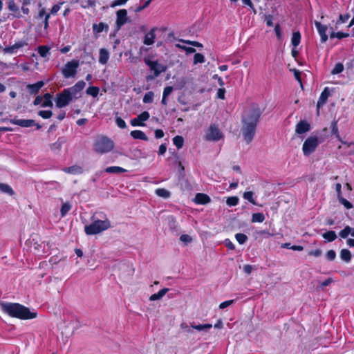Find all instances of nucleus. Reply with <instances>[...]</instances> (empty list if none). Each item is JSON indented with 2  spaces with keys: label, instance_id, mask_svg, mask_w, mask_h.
Masks as SVG:
<instances>
[{
  "label": "nucleus",
  "instance_id": "1",
  "mask_svg": "<svg viewBox=\"0 0 354 354\" xmlns=\"http://www.w3.org/2000/svg\"><path fill=\"white\" fill-rule=\"evenodd\" d=\"M260 115L261 111L259 108L256 105H252L245 111L243 116L241 132L244 140L248 144L253 140Z\"/></svg>",
  "mask_w": 354,
  "mask_h": 354
},
{
  "label": "nucleus",
  "instance_id": "2",
  "mask_svg": "<svg viewBox=\"0 0 354 354\" xmlns=\"http://www.w3.org/2000/svg\"><path fill=\"white\" fill-rule=\"evenodd\" d=\"M1 307L2 311L10 317L21 320L32 319L37 317V312H31L28 307L19 303L3 302Z\"/></svg>",
  "mask_w": 354,
  "mask_h": 354
},
{
  "label": "nucleus",
  "instance_id": "3",
  "mask_svg": "<svg viewBox=\"0 0 354 354\" xmlns=\"http://www.w3.org/2000/svg\"><path fill=\"white\" fill-rule=\"evenodd\" d=\"M111 227V223L108 218L104 220H95L90 225L84 227L85 233L87 235L99 234Z\"/></svg>",
  "mask_w": 354,
  "mask_h": 354
},
{
  "label": "nucleus",
  "instance_id": "4",
  "mask_svg": "<svg viewBox=\"0 0 354 354\" xmlns=\"http://www.w3.org/2000/svg\"><path fill=\"white\" fill-rule=\"evenodd\" d=\"M224 138V134L216 124H212L205 130L204 139L207 141L218 142Z\"/></svg>",
  "mask_w": 354,
  "mask_h": 354
},
{
  "label": "nucleus",
  "instance_id": "5",
  "mask_svg": "<svg viewBox=\"0 0 354 354\" xmlns=\"http://www.w3.org/2000/svg\"><path fill=\"white\" fill-rule=\"evenodd\" d=\"M113 142L106 137H100L95 143V150L99 153H106L113 148Z\"/></svg>",
  "mask_w": 354,
  "mask_h": 354
},
{
  "label": "nucleus",
  "instance_id": "6",
  "mask_svg": "<svg viewBox=\"0 0 354 354\" xmlns=\"http://www.w3.org/2000/svg\"><path fill=\"white\" fill-rule=\"evenodd\" d=\"M78 67L79 62L77 60L73 59L71 62H68L67 64H66L62 71V75L65 78L73 77L77 73V69Z\"/></svg>",
  "mask_w": 354,
  "mask_h": 354
},
{
  "label": "nucleus",
  "instance_id": "7",
  "mask_svg": "<svg viewBox=\"0 0 354 354\" xmlns=\"http://www.w3.org/2000/svg\"><path fill=\"white\" fill-rule=\"evenodd\" d=\"M145 62L154 73L153 77H149L148 79L153 80L158 77L161 73L165 72L167 70V66L160 64L158 61H151L145 59Z\"/></svg>",
  "mask_w": 354,
  "mask_h": 354
},
{
  "label": "nucleus",
  "instance_id": "8",
  "mask_svg": "<svg viewBox=\"0 0 354 354\" xmlns=\"http://www.w3.org/2000/svg\"><path fill=\"white\" fill-rule=\"evenodd\" d=\"M319 144L318 139L315 136L308 138L303 145V152L305 156H309L317 148Z\"/></svg>",
  "mask_w": 354,
  "mask_h": 354
},
{
  "label": "nucleus",
  "instance_id": "9",
  "mask_svg": "<svg viewBox=\"0 0 354 354\" xmlns=\"http://www.w3.org/2000/svg\"><path fill=\"white\" fill-rule=\"evenodd\" d=\"M38 237L37 236H32L30 239V243L31 244V247L39 254L46 253L48 252L50 246L49 243L47 242H41L39 243Z\"/></svg>",
  "mask_w": 354,
  "mask_h": 354
},
{
  "label": "nucleus",
  "instance_id": "10",
  "mask_svg": "<svg viewBox=\"0 0 354 354\" xmlns=\"http://www.w3.org/2000/svg\"><path fill=\"white\" fill-rule=\"evenodd\" d=\"M73 100L64 89L62 92L57 95L55 100L56 106L58 108H62L67 106Z\"/></svg>",
  "mask_w": 354,
  "mask_h": 354
},
{
  "label": "nucleus",
  "instance_id": "11",
  "mask_svg": "<svg viewBox=\"0 0 354 354\" xmlns=\"http://www.w3.org/2000/svg\"><path fill=\"white\" fill-rule=\"evenodd\" d=\"M10 122L13 124L19 125L21 127H30L36 126L37 129L41 128V126L39 124H37L34 120L13 118L10 120Z\"/></svg>",
  "mask_w": 354,
  "mask_h": 354
},
{
  "label": "nucleus",
  "instance_id": "12",
  "mask_svg": "<svg viewBox=\"0 0 354 354\" xmlns=\"http://www.w3.org/2000/svg\"><path fill=\"white\" fill-rule=\"evenodd\" d=\"M157 30V28H152L149 32H148L144 37L143 43L145 45L150 46L154 44L155 38H156V31Z\"/></svg>",
  "mask_w": 354,
  "mask_h": 354
},
{
  "label": "nucleus",
  "instance_id": "13",
  "mask_svg": "<svg viewBox=\"0 0 354 354\" xmlns=\"http://www.w3.org/2000/svg\"><path fill=\"white\" fill-rule=\"evenodd\" d=\"M315 25L321 36V40L322 42H326L328 39V35H326V30L328 29L326 26L321 24L318 21L315 22Z\"/></svg>",
  "mask_w": 354,
  "mask_h": 354
},
{
  "label": "nucleus",
  "instance_id": "14",
  "mask_svg": "<svg viewBox=\"0 0 354 354\" xmlns=\"http://www.w3.org/2000/svg\"><path fill=\"white\" fill-rule=\"evenodd\" d=\"M310 129V124L306 121L301 120L296 125L295 131L298 134H301L308 132Z\"/></svg>",
  "mask_w": 354,
  "mask_h": 354
},
{
  "label": "nucleus",
  "instance_id": "15",
  "mask_svg": "<svg viewBox=\"0 0 354 354\" xmlns=\"http://www.w3.org/2000/svg\"><path fill=\"white\" fill-rule=\"evenodd\" d=\"M127 12L124 9L119 10L117 12V25L120 27L123 26L127 21Z\"/></svg>",
  "mask_w": 354,
  "mask_h": 354
},
{
  "label": "nucleus",
  "instance_id": "16",
  "mask_svg": "<svg viewBox=\"0 0 354 354\" xmlns=\"http://www.w3.org/2000/svg\"><path fill=\"white\" fill-rule=\"evenodd\" d=\"M330 95V92L328 91V88L326 87L324 88V90L321 93V95L319 97V99L317 104V112L319 113V110L321 106H322L327 101L328 97Z\"/></svg>",
  "mask_w": 354,
  "mask_h": 354
},
{
  "label": "nucleus",
  "instance_id": "17",
  "mask_svg": "<svg viewBox=\"0 0 354 354\" xmlns=\"http://www.w3.org/2000/svg\"><path fill=\"white\" fill-rule=\"evenodd\" d=\"M26 45H27V43H26L25 41H20L15 43L14 45H12L11 46L4 48L3 49V51L4 53H14L16 50H17L21 47H24V46H26Z\"/></svg>",
  "mask_w": 354,
  "mask_h": 354
},
{
  "label": "nucleus",
  "instance_id": "18",
  "mask_svg": "<svg viewBox=\"0 0 354 354\" xmlns=\"http://www.w3.org/2000/svg\"><path fill=\"white\" fill-rule=\"evenodd\" d=\"M194 202L198 204H207L210 202V198L205 194L198 193L194 198Z\"/></svg>",
  "mask_w": 354,
  "mask_h": 354
},
{
  "label": "nucleus",
  "instance_id": "19",
  "mask_svg": "<svg viewBox=\"0 0 354 354\" xmlns=\"http://www.w3.org/2000/svg\"><path fill=\"white\" fill-rule=\"evenodd\" d=\"M44 85V82L39 81L33 84H28L27 88L28 89L30 93L36 94Z\"/></svg>",
  "mask_w": 354,
  "mask_h": 354
},
{
  "label": "nucleus",
  "instance_id": "20",
  "mask_svg": "<svg viewBox=\"0 0 354 354\" xmlns=\"http://www.w3.org/2000/svg\"><path fill=\"white\" fill-rule=\"evenodd\" d=\"M109 58V53L105 48L100 50L99 62L102 64H105Z\"/></svg>",
  "mask_w": 354,
  "mask_h": 354
},
{
  "label": "nucleus",
  "instance_id": "21",
  "mask_svg": "<svg viewBox=\"0 0 354 354\" xmlns=\"http://www.w3.org/2000/svg\"><path fill=\"white\" fill-rule=\"evenodd\" d=\"M63 171L66 173L72 174H80L82 173V169L81 167L77 165H73L69 167H65Z\"/></svg>",
  "mask_w": 354,
  "mask_h": 354
},
{
  "label": "nucleus",
  "instance_id": "22",
  "mask_svg": "<svg viewBox=\"0 0 354 354\" xmlns=\"http://www.w3.org/2000/svg\"><path fill=\"white\" fill-rule=\"evenodd\" d=\"M131 136L135 139H140L142 140H147L148 138L144 132L140 130H134L131 132Z\"/></svg>",
  "mask_w": 354,
  "mask_h": 354
},
{
  "label": "nucleus",
  "instance_id": "23",
  "mask_svg": "<svg viewBox=\"0 0 354 354\" xmlns=\"http://www.w3.org/2000/svg\"><path fill=\"white\" fill-rule=\"evenodd\" d=\"M170 289H160L158 292L153 294L150 296V301L160 299Z\"/></svg>",
  "mask_w": 354,
  "mask_h": 354
},
{
  "label": "nucleus",
  "instance_id": "24",
  "mask_svg": "<svg viewBox=\"0 0 354 354\" xmlns=\"http://www.w3.org/2000/svg\"><path fill=\"white\" fill-rule=\"evenodd\" d=\"M105 171L106 173H109V174H119V173L125 172L126 169L122 167H120L113 166V167H107L105 169Z\"/></svg>",
  "mask_w": 354,
  "mask_h": 354
},
{
  "label": "nucleus",
  "instance_id": "25",
  "mask_svg": "<svg viewBox=\"0 0 354 354\" xmlns=\"http://www.w3.org/2000/svg\"><path fill=\"white\" fill-rule=\"evenodd\" d=\"M52 95L50 93H46L43 96L44 101L41 104L42 107H52L53 104L51 101Z\"/></svg>",
  "mask_w": 354,
  "mask_h": 354
},
{
  "label": "nucleus",
  "instance_id": "26",
  "mask_svg": "<svg viewBox=\"0 0 354 354\" xmlns=\"http://www.w3.org/2000/svg\"><path fill=\"white\" fill-rule=\"evenodd\" d=\"M66 91L70 95L71 97L73 99V100H76L77 99L78 97H80V95H78L80 94V92H79L75 87L74 86H72V87H70V88H66L65 89Z\"/></svg>",
  "mask_w": 354,
  "mask_h": 354
},
{
  "label": "nucleus",
  "instance_id": "27",
  "mask_svg": "<svg viewBox=\"0 0 354 354\" xmlns=\"http://www.w3.org/2000/svg\"><path fill=\"white\" fill-rule=\"evenodd\" d=\"M340 257L343 261L349 262L351 259V252L347 249H342L340 251Z\"/></svg>",
  "mask_w": 354,
  "mask_h": 354
},
{
  "label": "nucleus",
  "instance_id": "28",
  "mask_svg": "<svg viewBox=\"0 0 354 354\" xmlns=\"http://www.w3.org/2000/svg\"><path fill=\"white\" fill-rule=\"evenodd\" d=\"M0 191L4 193H7L10 196H12L15 194L11 187L4 183H0Z\"/></svg>",
  "mask_w": 354,
  "mask_h": 354
},
{
  "label": "nucleus",
  "instance_id": "29",
  "mask_svg": "<svg viewBox=\"0 0 354 354\" xmlns=\"http://www.w3.org/2000/svg\"><path fill=\"white\" fill-rule=\"evenodd\" d=\"M323 238L326 239L328 241H333L337 239V235L334 231H328L323 234Z\"/></svg>",
  "mask_w": 354,
  "mask_h": 354
},
{
  "label": "nucleus",
  "instance_id": "30",
  "mask_svg": "<svg viewBox=\"0 0 354 354\" xmlns=\"http://www.w3.org/2000/svg\"><path fill=\"white\" fill-rule=\"evenodd\" d=\"M156 194L158 196L164 198H167L171 195L170 192L168 190L163 189V188L157 189L156 190Z\"/></svg>",
  "mask_w": 354,
  "mask_h": 354
},
{
  "label": "nucleus",
  "instance_id": "31",
  "mask_svg": "<svg viewBox=\"0 0 354 354\" xmlns=\"http://www.w3.org/2000/svg\"><path fill=\"white\" fill-rule=\"evenodd\" d=\"M265 220V216L262 213H254L252 216V222L262 223Z\"/></svg>",
  "mask_w": 354,
  "mask_h": 354
},
{
  "label": "nucleus",
  "instance_id": "32",
  "mask_svg": "<svg viewBox=\"0 0 354 354\" xmlns=\"http://www.w3.org/2000/svg\"><path fill=\"white\" fill-rule=\"evenodd\" d=\"M300 39H301V35L299 32H295L292 34V39H291V41H292V44L296 47L297 46L299 43H300Z\"/></svg>",
  "mask_w": 354,
  "mask_h": 354
},
{
  "label": "nucleus",
  "instance_id": "33",
  "mask_svg": "<svg viewBox=\"0 0 354 354\" xmlns=\"http://www.w3.org/2000/svg\"><path fill=\"white\" fill-rule=\"evenodd\" d=\"M192 327L198 331L203 330H209L212 327V325L210 324H198V325H194L192 324Z\"/></svg>",
  "mask_w": 354,
  "mask_h": 354
},
{
  "label": "nucleus",
  "instance_id": "34",
  "mask_svg": "<svg viewBox=\"0 0 354 354\" xmlns=\"http://www.w3.org/2000/svg\"><path fill=\"white\" fill-rule=\"evenodd\" d=\"M71 208V205L68 203H63L60 209L61 216H65L66 214L70 211Z\"/></svg>",
  "mask_w": 354,
  "mask_h": 354
},
{
  "label": "nucleus",
  "instance_id": "35",
  "mask_svg": "<svg viewBox=\"0 0 354 354\" xmlns=\"http://www.w3.org/2000/svg\"><path fill=\"white\" fill-rule=\"evenodd\" d=\"M108 26L104 24V23H100L98 24H93V31L99 33L104 30V28H107Z\"/></svg>",
  "mask_w": 354,
  "mask_h": 354
},
{
  "label": "nucleus",
  "instance_id": "36",
  "mask_svg": "<svg viewBox=\"0 0 354 354\" xmlns=\"http://www.w3.org/2000/svg\"><path fill=\"white\" fill-rule=\"evenodd\" d=\"M173 142L178 149H180L183 145L184 140L182 136H177L174 138Z\"/></svg>",
  "mask_w": 354,
  "mask_h": 354
},
{
  "label": "nucleus",
  "instance_id": "37",
  "mask_svg": "<svg viewBox=\"0 0 354 354\" xmlns=\"http://www.w3.org/2000/svg\"><path fill=\"white\" fill-rule=\"evenodd\" d=\"M253 192H245L243 194V198L245 200H248L249 202L252 203L253 205H257V203L255 202L254 198H253Z\"/></svg>",
  "mask_w": 354,
  "mask_h": 354
},
{
  "label": "nucleus",
  "instance_id": "38",
  "mask_svg": "<svg viewBox=\"0 0 354 354\" xmlns=\"http://www.w3.org/2000/svg\"><path fill=\"white\" fill-rule=\"evenodd\" d=\"M49 50L50 48L46 46H41L38 48V53L41 57H45L48 54Z\"/></svg>",
  "mask_w": 354,
  "mask_h": 354
},
{
  "label": "nucleus",
  "instance_id": "39",
  "mask_svg": "<svg viewBox=\"0 0 354 354\" xmlns=\"http://www.w3.org/2000/svg\"><path fill=\"white\" fill-rule=\"evenodd\" d=\"M86 93L88 95L96 97L99 93V88L96 86H90L87 88Z\"/></svg>",
  "mask_w": 354,
  "mask_h": 354
},
{
  "label": "nucleus",
  "instance_id": "40",
  "mask_svg": "<svg viewBox=\"0 0 354 354\" xmlns=\"http://www.w3.org/2000/svg\"><path fill=\"white\" fill-rule=\"evenodd\" d=\"M351 232V227L347 225L346 226L344 230L339 232V235L340 237L343 239L347 238V236L350 234Z\"/></svg>",
  "mask_w": 354,
  "mask_h": 354
},
{
  "label": "nucleus",
  "instance_id": "41",
  "mask_svg": "<svg viewBox=\"0 0 354 354\" xmlns=\"http://www.w3.org/2000/svg\"><path fill=\"white\" fill-rule=\"evenodd\" d=\"M235 238L240 244H243L248 239L247 236L242 233L236 234Z\"/></svg>",
  "mask_w": 354,
  "mask_h": 354
},
{
  "label": "nucleus",
  "instance_id": "42",
  "mask_svg": "<svg viewBox=\"0 0 354 354\" xmlns=\"http://www.w3.org/2000/svg\"><path fill=\"white\" fill-rule=\"evenodd\" d=\"M239 203V198L236 196H232L227 198L226 203L230 206H235Z\"/></svg>",
  "mask_w": 354,
  "mask_h": 354
},
{
  "label": "nucleus",
  "instance_id": "43",
  "mask_svg": "<svg viewBox=\"0 0 354 354\" xmlns=\"http://www.w3.org/2000/svg\"><path fill=\"white\" fill-rule=\"evenodd\" d=\"M203 62H205L204 56L201 53H196L194 57V64H196L198 63H203Z\"/></svg>",
  "mask_w": 354,
  "mask_h": 354
},
{
  "label": "nucleus",
  "instance_id": "44",
  "mask_svg": "<svg viewBox=\"0 0 354 354\" xmlns=\"http://www.w3.org/2000/svg\"><path fill=\"white\" fill-rule=\"evenodd\" d=\"M153 93L150 91L147 93L143 97V102L145 103H151L153 102Z\"/></svg>",
  "mask_w": 354,
  "mask_h": 354
},
{
  "label": "nucleus",
  "instance_id": "45",
  "mask_svg": "<svg viewBox=\"0 0 354 354\" xmlns=\"http://www.w3.org/2000/svg\"><path fill=\"white\" fill-rule=\"evenodd\" d=\"M38 115L44 119H48L53 115L51 111H39Z\"/></svg>",
  "mask_w": 354,
  "mask_h": 354
},
{
  "label": "nucleus",
  "instance_id": "46",
  "mask_svg": "<svg viewBox=\"0 0 354 354\" xmlns=\"http://www.w3.org/2000/svg\"><path fill=\"white\" fill-rule=\"evenodd\" d=\"M344 70V66L341 63L337 64L333 71H331L332 74H338L342 72Z\"/></svg>",
  "mask_w": 354,
  "mask_h": 354
},
{
  "label": "nucleus",
  "instance_id": "47",
  "mask_svg": "<svg viewBox=\"0 0 354 354\" xmlns=\"http://www.w3.org/2000/svg\"><path fill=\"white\" fill-rule=\"evenodd\" d=\"M348 33H343V32H332L330 34V38H335V37H337L338 39H342L344 37H348Z\"/></svg>",
  "mask_w": 354,
  "mask_h": 354
},
{
  "label": "nucleus",
  "instance_id": "48",
  "mask_svg": "<svg viewBox=\"0 0 354 354\" xmlns=\"http://www.w3.org/2000/svg\"><path fill=\"white\" fill-rule=\"evenodd\" d=\"M338 200L346 209H351L353 207V205L344 198L341 197Z\"/></svg>",
  "mask_w": 354,
  "mask_h": 354
},
{
  "label": "nucleus",
  "instance_id": "49",
  "mask_svg": "<svg viewBox=\"0 0 354 354\" xmlns=\"http://www.w3.org/2000/svg\"><path fill=\"white\" fill-rule=\"evenodd\" d=\"M8 7L10 11L16 12L18 10V7L13 0H10L8 2Z\"/></svg>",
  "mask_w": 354,
  "mask_h": 354
},
{
  "label": "nucleus",
  "instance_id": "50",
  "mask_svg": "<svg viewBox=\"0 0 354 354\" xmlns=\"http://www.w3.org/2000/svg\"><path fill=\"white\" fill-rule=\"evenodd\" d=\"M149 113L147 112V111H144L142 112V113H140L138 116V118L139 120V121L141 122L142 121H146L149 119Z\"/></svg>",
  "mask_w": 354,
  "mask_h": 354
},
{
  "label": "nucleus",
  "instance_id": "51",
  "mask_svg": "<svg viewBox=\"0 0 354 354\" xmlns=\"http://www.w3.org/2000/svg\"><path fill=\"white\" fill-rule=\"evenodd\" d=\"M180 240L182 242H184L185 243H189L192 242V238L189 235L183 234L180 236Z\"/></svg>",
  "mask_w": 354,
  "mask_h": 354
},
{
  "label": "nucleus",
  "instance_id": "52",
  "mask_svg": "<svg viewBox=\"0 0 354 354\" xmlns=\"http://www.w3.org/2000/svg\"><path fill=\"white\" fill-rule=\"evenodd\" d=\"M115 122L117 124V125L120 127V128H122V129H124L126 127V123L124 121L123 119H122L120 117H116L115 118Z\"/></svg>",
  "mask_w": 354,
  "mask_h": 354
},
{
  "label": "nucleus",
  "instance_id": "53",
  "mask_svg": "<svg viewBox=\"0 0 354 354\" xmlns=\"http://www.w3.org/2000/svg\"><path fill=\"white\" fill-rule=\"evenodd\" d=\"M336 253L333 250H328L326 253V258L329 261H333L335 259Z\"/></svg>",
  "mask_w": 354,
  "mask_h": 354
},
{
  "label": "nucleus",
  "instance_id": "54",
  "mask_svg": "<svg viewBox=\"0 0 354 354\" xmlns=\"http://www.w3.org/2000/svg\"><path fill=\"white\" fill-rule=\"evenodd\" d=\"M39 6L40 7V9L39 10V12H38V15L37 16V19H41L44 17L45 18L46 17V15H47L48 13H46V10H45L44 8H41V3H39Z\"/></svg>",
  "mask_w": 354,
  "mask_h": 354
},
{
  "label": "nucleus",
  "instance_id": "55",
  "mask_svg": "<svg viewBox=\"0 0 354 354\" xmlns=\"http://www.w3.org/2000/svg\"><path fill=\"white\" fill-rule=\"evenodd\" d=\"M85 82L84 81H79L77 82L75 85H74V87L80 92L84 87H85Z\"/></svg>",
  "mask_w": 354,
  "mask_h": 354
},
{
  "label": "nucleus",
  "instance_id": "56",
  "mask_svg": "<svg viewBox=\"0 0 354 354\" xmlns=\"http://www.w3.org/2000/svg\"><path fill=\"white\" fill-rule=\"evenodd\" d=\"M62 142L60 141V139L58 140L57 142L51 145L50 148L53 150H59L62 147Z\"/></svg>",
  "mask_w": 354,
  "mask_h": 354
},
{
  "label": "nucleus",
  "instance_id": "57",
  "mask_svg": "<svg viewBox=\"0 0 354 354\" xmlns=\"http://www.w3.org/2000/svg\"><path fill=\"white\" fill-rule=\"evenodd\" d=\"M234 302V300H227V301H225L222 303L220 304L219 305V308L220 309H224L226 307L229 306L230 305H231L232 303Z\"/></svg>",
  "mask_w": 354,
  "mask_h": 354
},
{
  "label": "nucleus",
  "instance_id": "58",
  "mask_svg": "<svg viewBox=\"0 0 354 354\" xmlns=\"http://www.w3.org/2000/svg\"><path fill=\"white\" fill-rule=\"evenodd\" d=\"M174 88L172 86H167L165 88L162 95L164 97L169 96L173 91Z\"/></svg>",
  "mask_w": 354,
  "mask_h": 354
},
{
  "label": "nucleus",
  "instance_id": "59",
  "mask_svg": "<svg viewBox=\"0 0 354 354\" xmlns=\"http://www.w3.org/2000/svg\"><path fill=\"white\" fill-rule=\"evenodd\" d=\"M225 90L224 88H218L217 91V97L223 100L225 98Z\"/></svg>",
  "mask_w": 354,
  "mask_h": 354
},
{
  "label": "nucleus",
  "instance_id": "60",
  "mask_svg": "<svg viewBox=\"0 0 354 354\" xmlns=\"http://www.w3.org/2000/svg\"><path fill=\"white\" fill-rule=\"evenodd\" d=\"M341 189H342L341 184L337 183L335 185V189H336L337 194V198H340L341 197H342Z\"/></svg>",
  "mask_w": 354,
  "mask_h": 354
},
{
  "label": "nucleus",
  "instance_id": "61",
  "mask_svg": "<svg viewBox=\"0 0 354 354\" xmlns=\"http://www.w3.org/2000/svg\"><path fill=\"white\" fill-rule=\"evenodd\" d=\"M243 270L246 274H250L252 271V266L250 265H245Z\"/></svg>",
  "mask_w": 354,
  "mask_h": 354
},
{
  "label": "nucleus",
  "instance_id": "62",
  "mask_svg": "<svg viewBox=\"0 0 354 354\" xmlns=\"http://www.w3.org/2000/svg\"><path fill=\"white\" fill-rule=\"evenodd\" d=\"M349 17H350V16L348 15H340L339 17L338 22L344 23L349 19Z\"/></svg>",
  "mask_w": 354,
  "mask_h": 354
},
{
  "label": "nucleus",
  "instance_id": "63",
  "mask_svg": "<svg viewBox=\"0 0 354 354\" xmlns=\"http://www.w3.org/2000/svg\"><path fill=\"white\" fill-rule=\"evenodd\" d=\"M60 9V6L59 4H57V5H55L51 10H50V12L49 13L50 15H56L57 12Z\"/></svg>",
  "mask_w": 354,
  "mask_h": 354
},
{
  "label": "nucleus",
  "instance_id": "64",
  "mask_svg": "<svg viewBox=\"0 0 354 354\" xmlns=\"http://www.w3.org/2000/svg\"><path fill=\"white\" fill-rule=\"evenodd\" d=\"M225 244L226 247L227 248H229L230 250H234V248H235L234 245L229 239H226L225 241Z\"/></svg>",
  "mask_w": 354,
  "mask_h": 354
}]
</instances>
